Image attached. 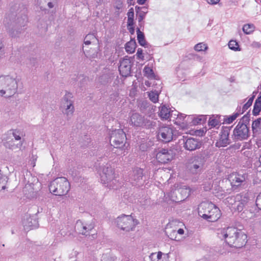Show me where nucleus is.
Listing matches in <instances>:
<instances>
[{
    "label": "nucleus",
    "instance_id": "f257e3e1",
    "mask_svg": "<svg viewBox=\"0 0 261 261\" xmlns=\"http://www.w3.org/2000/svg\"><path fill=\"white\" fill-rule=\"evenodd\" d=\"M217 236L231 247L240 248L247 242V236L242 230L235 227H226L217 230Z\"/></svg>",
    "mask_w": 261,
    "mask_h": 261
},
{
    "label": "nucleus",
    "instance_id": "f03ea898",
    "mask_svg": "<svg viewBox=\"0 0 261 261\" xmlns=\"http://www.w3.org/2000/svg\"><path fill=\"white\" fill-rule=\"evenodd\" d=\"M250 114L248 112L239 121L233 130L231 138L234 142L247 140L250 136L249 122Z\"/></svg>",
    "mask_w": 261,
    "mask_h": 261
},
{
    "label": "nucleus",
    "instance_id": "7ed1b4c3",
    "mask_svg": "<svg viewBox=\"0 0 261 261\" xmlns=\"http://www.w3.org/2000/svg\"><path fill=\"white\" fill-rule=\"evenodd\" d=\"M198 215L208 222L217 221L221 217L219 208L211 202H202L198 208Z\"/></svg>",
    "mask_w": 261,
    "mask_h": 261
},
{
    "label": "nucleus",
    "instance_id": "20e7f679",
    "mask_svg": "<svg viewBox=\"0 0 261 261\" xmlns=\"http://www.w3.org/2000/svg\"><path fill=\"white\" fill-rule=\"evenodd\" d=\"M15 75L0 76V96L10 98L17 92L18 80Z\"/></svg>",
    "mask_w": 261,
    "mask_h": 261
},
{
    "label": "nucleus",
    "instance_id": "39448f33",
    "mask_svg": "<svg viewBox=\"0 0 261 261\" xmlns=\"http://www.w3.org/2000/svg\"><path fill=\"white\" fill-rule=\"evenodd\" d=\"M100 175L101 182L109 189H117L121 187L119 176L115 173L114 169L109 164L102 168Z\"/></svg>",
    "mask_w": 261,
    "mask_h": 261
},
{
    "label": "nucleus",
    "instance_id": "423d86ee",
    "mask_svg": "<svg viewBox=\"0 0 261 261\" xmlns=\"http://www.w3.org/2000/svg\"><path fill=\"white\" fill-rule=\"evenodd\" d=\"M27 22L28 18L25 15L17 17V19L11 18V16L8 15L4 20V23L12 37L18 36V34L24 30V29L22 28L26 25Z\"/></svg>",
    "mask_w": 261,
    "mask_h": 261
},
{
    "label": "nucleus",
    "instance_id": "0eeeda50",
    "mask_svg": "<svg viewBox=\"0 0 261 261\" xmlns=\"http://www.w3.org/2000/svg\"><path fill=\"white\" fill-rule=\"evenodd\" d=\"M126 134L123 129H119L112 131L110 142L114 146L112 151L118 155H125Z\"/></svg>",
    "mask_w": 261,
    "mask_h": 261
},
{
    "label": "nucleus",
    "instance_id": "6e6552de",
    "mask_svg": "<svg viewBox=\"0 0 261 261\" xmlns=\"http://www.w3.org/2000/svg\"><path fill=\"white\" fill-rule=\"evenodd\" d=\"M249 200L247 193H241L236 196H229L225 200V203L230 207L232 211L241 212L244 210Z\"/></svg>",
    "mask_w": 261,
    "mask_h": 261
},
{
    "label": "nucleus",
    "instance_id": "1a4fd4ad",
    "mask_svg": "<svg viewBox=\"0 0 261 261\" xmlns=\"http://www.w3.org/2000/svg\"><path fill=\"white\" fill-rule=\"evenodd\" d=\"M49 190L55 195L63 196L69 191L70 184L66 178L58 177L50 183Z\"/></svg>",
    "mask_w": 261,
    "mask_h": 261
},
{
    "label": "nucleus",
    "instance_id": "9d476101",
    "mask_svg": "<svg viewBox=\"0 0 261 261\" xmlns=\"http://www.w3.org/2000/svg\"><path fill=\"white\" fill-rule=\"evenodd\" d=\"M129 122L135 127H142L146 129L153 128L156 122L148 117L142 116L139 113H133L130 117Z\"/></svg>",
    "mask_w": 261,
    "mask_h": 261
},
{
    "label": "nucleus",
    "instance_id": "9b49d317",
    "mask_svg": "<svg viewBox=\"0 0 261 261\" xmlns=\"http://www.w3.org/2000/svg\"><path fill=\"white\" fill-rule=\"evenodd\" d=\"M115 223L119 228L127 232L133 230L138 224V221L136 219H134L132 215L123 214L117 218Z\"/></svg>",
    "mask_w": 261,
    "mask_h": 261
},
{
    "label": "nucleus",
    "instance_id": "f8f14e48",
    "mask_svg": "<svg viewBox=\"0 0 261 261\" xmlns=\"http://www.w3.org/2000/svg\"><path fill=\"white\" fill-rule=\"evenodd\" d=\"M231 127L223 126L219 134V139L217 140L215 146L217 147H224L229 145L231 143V140L229 138L230 132Z\"/></svg>",
    "mask_w": 261,
    "mask_h": 261
},
{
    "label": "nucleus",
    "instance_id": "ddd939ff",
    "mask_svg": "<svg viewBox=\"0 0 261 261\" xmlns=\"http://www.w3.org/2000/svg\"><path fill=\"white\" fill-rule=\"evenodd\" d=\"M72 98V94L66 92L62 100V107L64 108V111L63 112L67 117L71 116L74 112Z\"/></svg>",
    "mask_w": 261,
    "mask_h": 261
},
{
    "label": "nucleus",
    "instance_id": "4468645a",
    "mask_svg": "<svg viewBox=\"0 0 261 261\" xmlns=\"http://www.w3.org/2000/svg\"><path fill=\"white\" fill-rule=\"evenodd\" d=\"M175 130L170 126H161L158 134L159 139L165 143H168L173 139L174 133Z\"/></svg>",
    "mask_w": 261,
    "mask_h": 261
},
{
    "label": "nucleus",
    "instance_id": "2eb2a0df",
    "mask_svg": "<svg viewBox=\"0 0 261 261\" xmlns=\"http://www.w3.org/2000/svg\"><path fill=\"white\" fill-rule=\"evenodd\" d=\"M131 60L127 56L120 60L118 67L120 74L122 76L127 77L131 73L132 64Z\"/></svg>",
    "mask_w": 261,
    "mask_h": 261
},
{
    "label": "nucleus",
    "instance_id": "dca6fc26",
    "mask_svg": "<svg viewBox=\"0 0 261 261\" xmlns=\"http://www.w3.org/2000/svg\"><path fill=\"white\" fill-rule=\"evenodd\" d=\"M228 180L234 190L245 184L246 175L237 172L232 173L229 175Z\"/></svg>",
    "mask_w": 261,
    "mask_h": 261
},
{
    "label": "nucleus",
    "instance_id": "f3484780",
    "mask_svg": "<svg viewBox=\"0 0 261 261\" xmlns=\"http://www.w3.org/2000/svg\"><path fill=\"white\" fill-rule=\"evenodd\" d=\"M159 115L162 119L167 120L173 118V121L174 120V118L176 116V114L177 113V111L176 110H171V109L167 107L166 105H162L159 108Z\"/></svg>",
    "mask_w": 261,
    "mask_h": 261
},
{
    "label": "nucleus",
    "instance_id": "a211bd4d",
    "mask_svg": "<svg viewBox=\"0 0 261 261\" xmlns=\"http://www.w3.org/2000/svg\"><path fill=\"white\" fill-rule=\"evenodd\" d=\"M94 228V224L93 222H91L89 224H84L80 220H79L76 221L75 225V229L76 231H77L80 234L86 236L88 234H87V232L92 230Z\"/></svg>",
    "mask_w": 261,
    "mask_h": 261
},
{
    "label": "nucleus",
    "instance_id": "6ab92c4d",
    "mask_svg": "<svg viewBox=\"0 0 261 261\" xmlns=\"http://www.w3.org/2000/svg\"><path fill=\"white\" fill-rule=\"evenodd\" d=\"M173 158L172 151L162 149L156 155L157 161L161 164H165L171 161Z\"/></svg>",
    "mask_w": 261,
    "mask_h": 261
},
{
    "label": "nucleus",
    "instance_id": "aec40b11",
    "mask_svg": "<svg viewBox=\"0 0 261 261\" xmlns=\"http://www.w3.org/2000/svg\"><path fill=\"white\" fill-rule=\"evenodd\" d=\"M143 170L142 169L138 167L135 168L130 176V180L134 185H137L143 180Z\"/></svg>",
    "mask_w": 261,
    "mask_h": 261
},
{
    "label": "nucleus",
    "instance_id": "412c9836",
    "mask_svg": "<svg viewBox=\"0 0 261 261\" xmlns=\"http://www.w3.org/2000/svg\"><path fill=\"white\" fill-rule=\"evenodd\" d=\"M201 143L198 139L194 138H187L184 141V147L189 151H193L201 147Z\"/></svg>",
    "mask_w": 261,
    "mask_h": 261
},
{
    "label": "nucleus",
    "instance_id": "4be33fe9",
    "mask_svg": "<svg viewBox=\"0 0 261 261\" xmlns=\"http://www.w3.org/2000/svg\"><path fill=\"white\" fill-rule=\"evenodd\" d=\"M24 228L27 230H29L38 227V221L31 217H27L22 222Z\"/></svg>",
    "mask_w": 261,
    "mask_h": 261
},
{
    "label": "nucleus",
    "instance_id": "5701e85b",
    "mask_svg": "<svg viewBox=\"0 0 261 261\" xmlns=\"http://www.w3.org/2000/svg\"><path fill=\"white\" fill-rule=\"evenodd\" d=\"M177 187L178 190L177 192L179 193V195H178L179 198L176 199V200H180L181 201H182L187 197H188L190 195V189L186 186H184L181 187H178L177 186Z\"/></svg>",
    "mask_w": 261,
    "mask_h": 261
},
{
    "label": "nucleus",
    "instance_id": "b1692460",
    "mask_svg": "<svg viewBox=\"0 0 261 261\" xmlns=\"http://www.w3.org/2000/svg\"><path fill=\"white\" fill-rule=\"evenodd\" d=\"M251 130L254 136L261 134V118L256 119L252 121Z\"/></svg>",
    "mask_w": 261,
    "mask_h": 261
},
{
    "label": "nucleus",
    "instance_id": "393cba45",
    "mask_svg": "<svg viewBox=\"0 0 261 261\" xmlns=\"http://www.w3.org/2000/svg\"><path fill=\"white\" fill-rule=\"evenodd\" d=\"M23 144V141H20L17 143H15L14 141L11 139L10 141H7L4 142V146L6 148L11 150L20 149Z\"/></svg>",
    "mask_w": 261,
    "mask_h": 261
},
{
    "label": "nucleus",
    "instance_id": "a878e982",
    "mask_svg": "<svg viewBox=\"0 0 261 261\" xmlns=\"http://www.w3.org/2000/svg\"><path fill=\"white\" fill-rule=\"evenodd\" d=\"M165 233L167 236L171 240H174L176 241H179L182 238V237H178L177 235L176 230L172 228H167L165 231Z\"/></svg>",
    "mask_w": 261,
    "mask_h": 261
},
{
    "label": "nucleus",
    "instance_id": "bb28decb",
    "mask_svg": "<svg viewBox=\"0 0 261 261\" xmlns=\"http://www.w3.org/2000/svg\"><path fill=\"white\" fill-rule=\"evenodd\" d=\"M8 133L9 135H12L15 139L16 141H23V140L21 139L22 137L23 136V132L18 129H10Z\"/></svg>",
    "mask_w": 261,
    "mask_h": 261
},
{
    "label": "nucleus",
    "instance_id": "cd10ccee",
    "mask_svg": "<svg viewBox=\"0 0 261 261\" xmlns=\"http://www.w3.org/2000/svg\"><path fill=\"white\" fill-rule=\"evenodd\" d=\"M261 111V95L257 97L255 101L252 110V114L254 116L258 115Z\"/></svg>",
    "mask_w": 261,
    "mask_h": 261
},
{
    "label": "nucleus",
    "instance_id": "c85d7f7f",
    "mask_svg": "<svg viewBox=\"0 0 261 261\" xmlns=\"http://www.w3.org/2000/svg\"><path fill=\"white\" fill-rule=\"evenodd\" d=\"M137 39L140 45L145 47H147L148 43L146 41L144 33L142 32L139 28L137 30Z\"/></svg>",
    "mask_w": 261,
    "mask_h": 261
},
{
    "label": "nucleus",
    "instance_id": "c756f323",
    "mask_svg": "<svg viewBox=\"0 0 261 261\" xmlns=\"http://www.w3.org/2000/svg\"><path fill=\"white\" fill-rule=\"evenodd\" d=\"M57 3V0H37V4L42 8L46 4L49 9L53 8Z\"/></svg>",
    "mask_w": 261,
    "mask_h": 261
},
{
    "label": "nucleus",
    "instance_id": "7c9ffc66",
    "mask_svg": "<svg viewBox=\"0 0 261 261\" xmlns=\"http://www.w3.org/2000/svg\"><path fill=\"white\" fill-rule=\"evenodd\" d=\"M178 191L177 187L174 189H172L171 191L168 193V197L170 198V200L175 202H181L180 200H175V199H177L179 198V193H178Z\"/></svg>",
    "mask_w": 261,
    "mask_h": 261
},
{
    "label": "nucleus",
    "instance_id": "2f4dec72",
    "mask_svg": "<svg viewBox=\"0 0 261 261\" xmlns=\"http://www.w3.org/2000/svg\"><path fill=\"white\" fill-rule=\"evenodd\" d=\"M136 47V43L135 40H130L127 42L125 45V50L127 53L132 54L135 51Z\"/></svg>",
    "mask_w": 261,
    "mask_h": 261
},
{
    "label": "nucleus",
    "instance_id": "473e14b6",
    "mask_svg": "<svg viewBox=\"0 0 261 261\" xmlns=\"http://www.w3.org/2000/svg\"><path fill=\"white\" fill-rule=\"evenodd\" d=\"M206 116L204 115H195L193 125L203 124L206 120Z\"/></svg>",
    "mask_w": 261,
    "mask_h": 261
},
{
    "label": "nucleus",
    "instance_id": "72a5a7b5",
    "mask_svg": "<svg viewBox=\"0 0 261 261\" xmlns=\"http://www.w3.org/2000/svg\"><path fill=\"white\" fill-rule=\"evenodd\" d=\"M220 116H217L215 117L213 116L211 117H210L208 120V125L211 126L212 127H214L216 126H219L220 125V121L219 120Z\"/></svg>",
    "mask_w": 261,
    "mask_h": 261
},
{
    "label": "nucleus",
    "instance_id": "f704fd0d",
    "mask_svg": "<svg viewBox=\"0 0 261 261\" xmlns=\"http://www.w3.org/2000/svg\"><path fill=\"white\" fill-rule=\"evenodd\" d=\"M147 12V11H137L136 15L139 22V25L140 28L143 25L144 22L143 20L144 19Z\"/></svg>",
    "mask_w": 261,
    "mask_h": 261
},
{
    "label": "nucleus",
    "instance_id": "c9c22d12",
    "mask_svg": "<svg viewBox=\"0 0 261 261\" xmlns=\"http://www.w3.org/2000/svg\"><path fill=\"white\" fill-rule=\"evenodd\" d=\"M255 26L253 24H245L243 25V31L245 34H250L255 30Z\"/></svg>",
    "mask_w": 261,
    "mask_h": 261
},
{
    "label": "nucleus",
    "instance_id": "e433bc0d",
    "mask_svg": "<svg viewBox=\"0 0 261 261\" xmlns=\"http://www.w3.org/2000/svg\"><path fill=\"white\" fill-rule=\"evenodd\" d=\"M203 168L199 165L191 163L189 166V170L192 174H197L201 172Z\"/></svg>",
    "mask_w": 261,
    "mask_h": 261
},
{
    "label": "nucleus",
    "instance_id": "4c0bfd02",
    "mask_svg": "<svg viewBox=\"0 0 261 261\" xmlns=\"http://www.w3.org/2000/svg\"><path fill=\"white\" fill-rule=\"evenodd\" d=\"M94 40H97L94 33L87 34L84 39V43L86 45H89Z\"/></svg>",
    "mask_w": 261,
    "mask_h": 261
},
{
    "label": "nucleus",
    "instance_id": "58836bf2",
    "mask_svg": "<svg viewBox=\"0 0 261 261\" xmlns=\"http://www.w3.org/2000/svg\"><path fill=\"white\" fill-rule=\"evenodd\" d=\"M7 181V177L0 170V191L4 190L6 188Z\"/></svg>",
    "mask_w": 261,
    "mask_h": 261
},
{
    "label": "nucleus",
    "instance_id": "ea45409f",
    "mask_svg": "<svg viewBox=\"0 0 261 261\" xmlns=\"http://www.w3.org/2000/svg\"><path fill=\"white\" fill-rule=\"evenodd\" d=\"M145 75L149 79H155V75L152 68L149 67L145 66L144 68Z\"/></svg>",
    "mask_w": 261,
    "mask_h": 261
},
{
    "label": "nucleus",
    "instance_id": "a19ab883",
    "mask_svg": "<svg viewBox=\"0 0 261 261\" xmlns=\"http://www.w3.org/2000/svg\"><path fill=\"white\" fill-rule=\"evenodd\" d=\"M237 114L233 113L231 115L224 116V123L226 124H230L232 123L237 118Z\"/></svg>",
    "mask_w": 261,
    "mask_h": 261
},
{
    "label": "nucleus",
    "instance_id": "79ce46f5",
    "mask_svg": "<svg viewBox=\"0 0 261 261\" xmlns=\"http://www.w3.org/2000/svg\"><path fill=\"white\" fill-rule=\"evenodd\" d=\"M204 162V157L202 156L201 155H197L194 158V160L192 163L199 165L201 167H203Z\"/></svg>",
    "mask_w": 261,
    "mask_h": 261
},
{
    "label": "nucleus",
    "instance_id": "37998d69",
    "mask_svg": "<svg viewBox=\"0 0 261 261\" xmlns=\"http://www.w3.org/2000/svg\"><path fill=\"white\" fill-rule=\"evenodd\" d=\"M23 192L27 198H31L33 197L34 192L33 191V189L30 186H29L28 187L25 186L23 190Z\"/></svg>",
    "mask_w": 261,
    "mask_h": 261
},
{
    "label": "nucleus",
    "instance_id": "c03bdc74",
    "mask_svg": "<svg viewBox=\"0 0 261 261\" xmlns=\"http://www.w3.org/2000/svg\"><path fill=\"white\" fill-rule=\"evenodd\" d=\"M229 48L234 51H239L240 48L238 43L236 40H231L228 43Z\"/></svg>",
    "mask_w": 261,
    "mask_h": 261
},
{
    "label": "nucleus",
    "instance_id": "a18cd8bd",
    "mask_svg": "<svg viewBox=\"0 0 261 261\" xmlns=\"http://www.w3.org/2000/svg\"><path fill=\"white\" fill-rule=\"evenodd\" d=\"M162 253L160 251L158 252L156 254V253H152L149 255V258L151 261H159L162 256Z\"/></svg>",
    "mask_w": 261,
    "mask_h": 261
},
{
    "label": "nucleus",
    "instance_id": "49530a36",
    "mask_svg": "<svg viewBox=\"0 0 261 261\" xmlns=\"http://www.w3.org/2000/svg\"><path fill=\"white\" fill-rule=\"evenodd\" d=\"M150 100L153 103H156L159 100V94L157 92L151 91L148 94Z\"/></svg>",
    "mask_w": 261,
    "mask_h": 261
},
{
    "label": "nucleus",
    "instance_id": "de8ad7c7",
    "mask_svg": "<svg viewBox=\"0 0 261 261\" xmlns=\"http://www.w3.org/2000/svg\"><path fill=\"white\" fill-rule=\"evenodd\" d=\"M207 49V45L202 42L196 44L194 46V49L197 51H201L205 50H206Z\"/></svg>",
    "mask_w": 261,
    "mask_h": 261
},
{
    "label": "nucleus",
    "instance_id": "09e8293b",
    "mask_svg": "<svg viewBox=\"0 0 261 261\" xmlns=\"http://www.w3.org/2000/svg\"><path fill=\"white\" fill-rule=\"evenodd\" d=\"M177 113L178 114H176V116L175 118H174V119H176V120H177V121H176V122L181 123V120H182L184 121L182 123L185 124V120L186 119L187 115H185V114L182 113H180L178 111Z\"/></svg>",
    "mask_w": 261,
    "mask_h": 261
},
{
    "label": "nucleus",
    "instance_id": "8fccbe9b",
    "mask_svg": "<svg viewBox=\"0 0 261 261\" xmlns=\"http://www.w3.org/2000/svg\"><path fill=\"white\" fill-rule=\"evenodd\" d=\"M195 119V115H187L185 120V124L190 125H193V122Z\"/></svg>",
    "mask_w": 261,
    "mask_h": 261
},
{
    "label": "nucleus",
    "instance_id": "3c124183",
    "mask_svg": "<svg viewBox=\"0 0 261 261\" xmlns=\"http://www.w3.org/2000/svg\"><path fill=\"white\" fill-rule=\"evenodd\" d=\"M255 204L258 210L261 211V193L257 196Z\"/></svg>",
    "mask_w": 261,
    "mask_h": 261
},
{
    "label": "nucleus",
    "instance_id": "603ef678",
    "mask_svg": "<svg viewBox=\"0 0 261 261\" xmlns=\"http://www.w3.org/2000/svg\"><path fill=\"white\" fill-rule=\"evenodd\" d=\"M245 111L243 110L241 106H238L236 111L233 113L237 114V117H238L240 115L242 114Z\"/></svg>",
    "mask_w": 261,
    "mask_h": 261
},
{
    "label": "nucleus",
    "instance_id": "864d4df0",
    "mask_svg": "<svg viewBox=\"0 0 261 261\" xmlns=\"http://www.w3.org/2000/svg\"><path fill=\"white\" fill-rule=\"evenodd\" d=\"M137 58L139 59L144 60V56L143 55V50L139 48L137 50Z\"/></svg>",
    "mask_w": 261,
    "mask_h": 261
},
{
    "label": "nucleus",
    "instance_id": "5fc2aeb1",
    "mask_svg": "<svg viewBox=\"0 0 261 261\" xmlns=\"http://www.w3.org/2000/svg\"><path fill=\"white\" fill-rule=\"evenodd\" d=\"M241 146V144L240 143H239V142L237 143L236 142V143L230 146L229 148L231 149H233V150H237V149H240Z\"/></svg>",
    "mask_w": 261,
    "mask_h": 261
},
{
    "label": "nucleus",
    "instance_id": "6e6d98bb",
    "mask_svg": "<svg viewBox=\"0 0 261 261\" xmlns=\"http://www.w3.org/2000/svg\"><path fill=\"white\" fill-rule=\"evenodd\" d=\"M119 94L117 92H114V93L110 95V99L113 101H117Z\"/></svg>",
    "mask_w": 261,
    "mask_h": 261
},
{
    "label": "nucleus",
    "instance_id": "4d7b16f0",
    "mask_svg": "<svg viewBox=\"0 0 261 261\" xmlns=\"http://www.w3.org/2000/svg\"><path fill=\"white\" fill-rule=\"evenodd\" d=\"M127 18H134V11L133 8L129 9L127 12Z\"/></svg>",
    "mask_w": 261,
    "mask_h": 261
},
{
    "label": "nucleus",
    "instance_id": "13d9d810",
    "mask_svg": "<svg viewBox=\"0 0 261 261\" xmlns=\"http://www.w3.org/2000/svg\"><path fill=\"white\" fill-rule=\"evenodd\" d=\"M220 0H206L208 4L210 5H216L219 3Z\"/></svg>",
    "mask_w": 261,
    "mask_h": 261
},
{
    "label": "nucleus",
    "instance_id": "bf43d9fd",
    "mask_svg": "<svg viewBox=\"0 0 261 261\" xmlns=\"http://www.w3.org/2000/svg\"><path fill=\"white\" fill-rule=\"evenodd\" d=\"M177 235L178 237H181L182 235L184 234L185 231L182 228H179L177 230H176Z\"/></svg>",
    "mask_w": 261,
    "mask_h": 261
},
{
    "label": "nucleus",
    "instance_id": "052dcab7",
    "mask_svg": "<svg viewBox=\"0 0 261 261\" xmlns=\"http://www.w3.org/2000/svg\"><path fill=\"white\" fill-rule=\"evenodd\" d=\"M251 105L249 104V103H248L247 102L245 103L243 107H242V109L243 110H244V111L245 112L246 111H247L250 107H251Z\"/></svg>",
    "mask_w": 261,
    "mask_h": 261
},
{
    "label": "nucleus",
    "instance_id": "680f3d73",
    "mask_svg": "<svg viewBox=\"0 0 261 261\" xmlns=\"http://www.w3.org/2000/svg\"><path fill=\"white\" fill-rule=\"evenodd\" d=\"M134 18H127L128 27H132L134 25Z\"/></svg>",
    "mask_w": 261,
    "mask_h": 261
},
{
    "label": "nucleus",
    "instance_id": "e2e57ef3",
    "mask_svg": "<svg viewBox=\"0 0 261 261\" xmlns=\"http://www.w3.org/2000/svg\"><path fill=\"white\" fill-rule=\"evenodd\" d=\"M255 98V95H252L251 97L249 98L248 100L247 101V102L252 105V102L253 101V100Z\"/></svg>",
    "mask_w": 261,
    "mask_h": 261
},
{
    "label": "nucleus",
    "instance_id": "0e129e2a",
    "mask_svg": "<svg viewBox=\"0 0 261 261\" xmlns=\"http://www.w3.org/2000/svg\"><path fill=\"white\" fill-rule=\"evenodd\" d=\"M122 8V3L120 1H119V4H118L116 6L115 8L116 9H120Z\"/></svg>",
    "mask_w": 261,
    "mask_h": 261
},
{
    "label": "nucleus",
    "instance_id": "69168bd1",
    "mask_svg": "<svg viewBox=\"0 0 261 261\" xmlns=\"http://www.w3.org/2000/svg\"><path fill=\"white\" fill-rule=\"evenodd\" d=\"M146 0H137V3L139 5H143L145 4Z\"/></svg>",
    "mask_w": 261,
    "mask_h": 261
},
{
    "label": "nucleus",
    "instance_id": "338daca9",
    "mask_svg": "<svg viewBox=\"0 0 261 261\" xmlns=\"http://www.w3.org/2000/svg\"><path fill=\"white\" fill-rule=\"evenodd\" d=\"M134 28L133 27L129 28V32L131 34H133L134 33Z\"/></svg>",
    "mask_w": 261,
    "mask_h": 261
},
{
    "label": "nucleus",
    "instance_id": "774afa93",
    "mask_svg": "<svg viewBox=\"0 0 261 261\" xmlns=\"http://www.w3.org/2000/svg\"><path fill=\"white\" fill-rule=\"evenodd\" d=\"M135 9H136V12H137V11H140V10H141V7H138V6H136L135 7Z\"/></svg>",
    "mask_w": 261,
    "mask_h": 261
}]
</instances>
